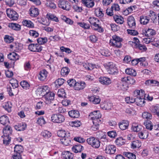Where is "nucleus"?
<instances>
[{
	"instance_id": "50",
	"label": "nucleus",
	"mask_w": 159,
	"mask_h": 159,
	"mask_svg": "<svg viewBox=\"0 0 159 159\" xmlns=\"http://www.w3.org/2000/svg\"><path fill=\"white\" fill-rule=\"evenodd\" d=\"M146 129L150 130L152 129L153 125L151 121L149 120H147L144 123Z\"/></svg>"
},
{
	"instance_id": "24",
	"label": "nucleus",
	"mask_w": 159,
	"mask_h": 159,
	"mask_svg": "<svg viewBox=\"0 0 159 159\" xmlns=\"http://www.w3.org/2000/svg\"><path fill=\"white\" fill-rule=\"evenodd\" d=\"M150 111L154 115H158L159 113V105L152 106L150 107Z\"/></svg>"
},
{
	"instance_id": "63",
	"label": "nucleus",
	"mask_w": 159,
	"mask_h": 159,
	"mask_svg": "<svg viewBox=\"0 0 159 159\" xmlns=\"http://www.w3.org/2000/svg\"><path fill=\"white\" fill-rule=\"evenodd\" d=\"M137 7L135 5L130 6V7L128 8L127 10L125 11H127L129 13H130L133 11L134 12L136 10Z\"/></svg>"
},
{
	"instance_id": "34",
	"label": "nucleus",
	"mask_w": 159,
	"mask_h": 159,
	"mask_svg": "<svg viewBox=\"0 0 159 159\" xmlns=\"http://www.w3.org/2000/svg\"><path fill=\"white\" fill-rule=\"evenodd\" d=\"M30 14L32 17H36L39 14V11L36 8H31L30 10Z\"/></svg>"
},
{
	"instance_id": "52",
	"label": "nucleus",
	"mask_w": 159,
	"mask_h": 159,
	"mask_svg": "<svg viewBox=\"0 0 159 159\" xmlns=\"http://www.w3.org/2000/svg\"><path fill=\"white\" fill-rule=\"evenodd\" d=\"M124 154L125 156L129 159H136V155L132 153L125 152Z\"/></svg>"
},
{
	"instance_id": "23",
	"label": "nucleus",
	"mask_w": 159,
	"mask_h": 159,
	"mask_svg": "<svg viewBox=\"0 0 159 159\" xmlns=\"http://www.w3.org/2000/svg\"><path fill=\"white\" fill-rule=\"evenodd\" d=\"M26 125L24 123L18 124L14 126L16 130L18 131H23L25 129Z\"/></svg>"
},
{
	"instance_id": "1",
	"label": "nucleus",
	"mask_w": 159,
	"mask_h": 159,
	"mask_svg": "<svg viewBox=\"0 0 159 159\" xmlns=\"http://www.w3.org/2000/svg\"><path fill=\"white\" fill-rule=\"evenodd\" d=\"M12 133V129L11 127L9 126H6L3 129V133L4 139L3 143L4 144L7 145L11 141V137L9 136Z\"/></svg>"
},
{
	"instance_id": "19",
	"label": "nucleus",
	"mask_w": 159,
	"mask_h": 159,
	"mask_svg": "<svg viewBox=\"0 0 159 159\" xmlns=\"http://www.w3.org/2000/svg\"><path fill=\"white\" fill-rule=\"evenodd\" d=\"M62 155L64 159H72L73 158V154L68 151L63 152L62 153Z\"/></svg>"
},
{
	"instance_id": "44",
	"label": "nucleus",
	"mask_w": 159,
	"mask_h": 159,
	"mask_svg": "<svg viewBox=\"0 0 159 159\" xmlns=\"http://www.w3.org/2000/svg\"><path fill=\"white\" fill-rule=\"evenodd\" d=\"M116 144L119 146L124 145L125 143V140L121 137L117 138L115 141Z\"/></svg>"
},
{
	"instance_id": "35",
	"label": "nucleus",
	"mask_w": 159,
	"mask_h": 159,
	"mask_svg": "<svg viewBox=\"0 0 159 159\" xmlns=\"http://www.w3.org/2000/svg\"><path fill=\"white\" fill-rule=\"evenodd\" d=\"M141 146V142L138 140H136L132 142L131 144V148L134 149L136 148H139Z\"/></svg>"
},
{
	"instance_id": "64",
	"label": "nucleus",
	"mask_w": 159,
	"mask_h": 159,
	"mask_svg": "<svg viewBox=\"0 0 159 159\" xmlns=\"http://www.w3.org/2000/svg\"><path fill=\"white\" fill-rule=\"evenodd\" d=\"M67 83L70 86H74V87H75V86L76 83L75 80L74 79H71L68 80L67 81Z\"/></svg>"
},
{
	"instance_id": "37",
	"label": "nucleus",
	"mask_w": 159,
	"mask_h": 159,
	"mask_svg": "<svg viewBox=\"0 0 159 159\" xmlns=\"http://www.w3.org/2000/svg\"><path fill=\"white\" fill-rule=\"evenodd\" d=\"M23 25L29 28H33L34 27V24L30 20H24L22 22Z\"/></svg>"
},
{
	"instance_id": "28",
	"label": "nucleus",
	"mask_w": 159,
	"mask_h": 159,
	"mask_svg": "<svg viewBox=\"0 0 159 159\" xmlns=\"http://www.w3.org/2000/svg\"><path fill=\"white\" fill-rule=\"evenodd\" d=\"M145 84L148 85L152 86H158L159 84V82L154 80H148L145 82Z\"/></svg>"
},
{
	"instance_id": "2",
	"label": "nucleus",
	"mask_w": 159,
	"mask_h": 159,
	"mask_svg": "<svg viewBox=\"0 0 159 159\" xmlns=\"http://www.w3.org/2000/svg\"><path fill=\"white\" fill-rule=\"evenodd\" d=\"M89 21L90 23L93 25L95 27H94V30H97L99 32H102L103 31V30L102 28L99 24V20L97 19L94 17H90L89 19Z\"/></svg>"
},
{
	"instance_id": "6",
	"label": "nucleus",
	"mask_w": 159,
	"mask_h": 159,
	"mask_svg": "<svg viewBox=\"0 0 159 159\" xmlns=\"http://www.w3.org/2000/svg\"><path fill=\"white\" fill-rule=\"evenodd\" d=\"M7 16L11 20H16L18 19V15L14 10L11 9H7L6 11Z\"/></svg>"
},
{
	"instance_id": "40",
	"label": "nucleus",
	"mask_w": 159,
	"mask_h": 159,
	"mask_svg": "<svg viewBox=\"0 0 159 159\" xmlns=\"http://www.w3.org/2000/svg\"><path fill=\"white\" fill-rule=\"evenodd\" d=\"M95 13L96 16L101 18L104 16V13L100 9L97 8L95 9Z\"/></svg>"
},
{
	"instance_id": "18",
	"label": "nucleus",
	"mask_w": 159,
	"mask_h": 159,
	"mask_svg": "<svg viewBox=\"0 0 159 159\" xmlns=\"http://www.w3.org/2000/svg\"><path fill=\"white\" fill-rule=\"evenodd\" d=\"M85 86L86 84L84 82H76L74 89L75 90H80L84 89Z\"/></svg>"
},
{
	"instance_id": "55",
	"label": "nucleus",
	"mask_w": 159,
	"mask_h": 159,
	"mask_svg": "<svg viewBox=\"0 0 159 159\" xmlns=\"http://www.w3.org/2000/svg\"><path fill=\"white\" fill-rule=\"evenodd\" d=\"M142 117L144 119H151L152 118L151 114L147 112H144L142 114Z\"/></svg>"
},
{
	"instance_id": "8",
	"label": "nucleus",
	"mask_w": 159,
	"mask_h": 159,
	"mask_svg": "<svg viewBox=\"0 0 159 159\" xmlns=\"http://www.w3.org/2000/svg\"><path fill=\"white\" fill-rule=\"evenodd\" d=\"M29 49L32 52H40L43 49V47L38 44H31L29 45Z\"/></svg>"
},
{
	"instance_id": "14",
	"label": "nucleus",
	"mask_w": 159,
	"mask_h": 159,
	"mask_svg": "<svg viewBox=\"0 0 159 159\" xmlns=\"http://www.w3.org/2000/svg\"><path fill=\"white\" fill-rule=\"evenodd\" d=\"M47 74L48 72L46 70L44 69L41 70L39 72L38 76L39 79L41 81L45 80L47 78Z\"/></svg>"
},
{
	"instance_id": "46",
	"label": "nucleus",
	"mask_w": 159,
	"mask_h": 159,
	"mask_svg": "<svg viewBox=\"0 0 159 159\" xmlns=\"http://www.w3.org/2000/svg\"><path fill=\"white\" fill-rule=\"evenodd\" d=\"M10 83L11 84L13 89L17 88L18 86V81L15 79H11L10 80Z\"/></svg>"
},
{
	"instance_id": "51",
	"label": "nucleus",
	"mask_w": 159,
	"mask_h": 159,
	"mask_svg": "<svg viewBox=\"0 0 159 159\" xmlns=\"http://www.w3.org/2000/svg\"><path fill=\"white\" fill-rule=\"evenodd\" d=\"M93 125L91 126V129L93 131H96L98 130L99 127V125L98 123L97 122L96 120L93 121Z\"/></svg>"
},
{
	"instance_id": "31",
	"label": "nucleus",
	"mask_w": 159,
	"mask_h": 159,
	"mask_svg": "<svg viewBox=\"0 0 159 159\" xmlns=\"http://www.w3.org/2000/svg\"><path fill=\"white\" fill-rule=\"evenodd\" d=\"M135 102L137 103V105L139 106H142L144 103V98H142L140 96H138L135 98Z\"/></svg>"
},
{
	"instance_id": "7",
	"label": "nucleus",
	"mask_w": 159,
	"mask_h": 159,
	"mask_svg": "<svg viewBox=\"0 0 159 159\" xmlns=\"http://www.w3.org/2000/svg\"><path fill=\"white\" fill-rule=\"evenodd\" d=\"M106 68L108 72L111 74H114L117 70L115 65L112 62H109L107 64Z\"/></svg>"
},
{
	"instance_id": "11",
	"label": "nucleus",
	"mask_w": 159,
	"mask_h": 159,
	"mask_svg": "<svg viewBox=\"0 0 159 159\" xmlns=\"http://www.w3.org/2000/svg\"><path fill=\"white\" fill-rule=\"evenodd\" d=\"M55 94L52 92H48L45 94L44 96V98L45 100V102L47 103H48L54 99Z\"/></svg>"
},
{
	"instance_id": "21",
	"label": "nucleus",
	"mask_w": 159,
	"mask_h": 159,
	"mask_svg": "<svg viewBox=\"0 0 159 159\" xmlns=\"http://www.w3.org/2000/svg\"><path fill=\"white\" fill-rule=\"evenodd\" d=\"M57 135L59 137L63 138L70 137V134L68 132H66L65 130H61L57 132Z\"/></svg>"
},
{
	"instance_id": "56",
	"label": "nucleus",
	"mask_w": 159,
	"mask_h": 159,
	"mask_svg": "<svg viewBox=\"0 0 159 159\" xmlns=\"http://www.w3.org/2000/svg\"><path fill=\"white\" fill-rule=\"evenodd\" d=\"M142 128V126L140 125H133L132 129L134 132H138L140 131Z\"/></svg>"
},
{
	"instance_id": "47",
	"label": "nucleus",
	"mask_w": 159,
	"mask_h": 159,
	"mask_svg": "<svg viewBox=\"0 0 159 159\" xmlns=\"http://www.w3.org/2000/svg\"><path fill=\"white\" fill-rule=\"evenodd\" d=\"M23 149V147L20 145H16L14 147V152L15 153H18L21 154L22 152Z\"/></svg>"
},
{
	"instance_id": "53",
	"label": "nucleus",
	"mask_w": 159,
	"mask_h": 159,
	"mask_svg": "<svg viewBox=\"0 0 159 159\" xmlns=\"http://www.w3.org/2000/svg\"><path fill=\"white\" fill-rule=\"evenodd\" d=\"M41 134L43 137L46 139L49 138L51 136V133L47 130L43 131Z\"/></svg>"
},
{
	"instance_id": "3",
	"label": "nucleus",
	"mask_w": 159,
	"mask_h": 159,
	"mask_svg": "<svg viewBox=\"0 0 159 159\" xmlns=\"http://www.w3.org/2000/svg\"><path fill=\"white\" fill-rule=\"evenodd\" d=\"M112 38V39L110 41V45L117 48L121 47L122 39L116 35H113Z\"/></svg>"
},
{
	"instance_id": "38",
	"label": "nucleus",
	"mask_w": 159,
	"mask_h": 159,
	"mask_svg": "<svg viewBox=\"0 0 159 159\" xmlns=\"http://www.w3.org/2000/svg\"><path fill=\"white\" fill-rule=\"evenodd\" d=\"M83 66L85 69L87 70H92L95 66L94 65L89 63H83Z\"/></svg>"
},
{
	"instance_id": "5",
	"label": "nucleus",
	"mask_w": 159,
	"mask_h": 159,
	"mask_svg": "<svg viewBox=\"0 0 159 159\" xmlns=\"http://www.w3.org/2000/svg\"><path fill=\"white\" fill-rule=\"evenodd\" d=\"M65 120L64 116L60 114H54L51 117L52 121L55 123H61L63 122Z\"/></svg>"
},
{
	"instance_id": "16",
	"label": "nucleus",
	"mask_w": 159,
	"mask_h": 159,
	"mask_svg": "<svg viewBox=\"0 0 159 159\" xmlns=\"http://www.w3.org/2000/svg\"><path fill=\"white\" fill-rule=\"evenodd\" d=\"M129 125L128 121L125 120H123L118 124L119 128L122 130H124L127 129Z\"/></svg>"
},
{
	"instance_id": "43",
	"label": "nucleus",
	"mask_w": 159,
	"mask_h": 159,
	"mask_svg": "<svg viewBox=\"0 0 159 159\" xmlns=\"http://www.w3.org/2000/svg\"><path fill=\"white\" fill-rule=\"evenodd\" d=\"M70 70L68 67H63L61 71V75L63 76H65L68 75Z\"/></svg>"
},
{
	"instance_id": "49",
	"label": "nucleus",
	"mask_w": 159,
	"mask_h": 159,
	"mask_svg": "<svg viewBox=\"0 0 159 159\" xmlns=\"http://www.w3.org/2000/svg\"><path fill=\"white\" fill-rule=\"evenodd\" d=\"M129 43L130 44H131V43H132V46L134 48L136 47L140 44L139 41L137 38H133V41L132 42H129Z\"/></svg>"
},
{
	"instance_id": "22",
	"label": "nucleus",
	"mask_w": 159,
	"mask_h": 159,
	"mask_svg": "<svg viewBox=\"0 0 159 159\" xmlns=\"http://www.w3.org/2000/svg\"><path fill=\"white\" fill-rule=\"evenodd\" d=\"M19 56L14 52L10 53L8 55V58L11 60L16 61L19 59Z\"/></svg>"
},
{
	"instance_id": "60",
	"label": "nucleus",
	"mask_w": 159,
	"mask_h": 159,
	"mask_svg": "<svg viewBox=\"0 0 159 159\" xmlns=\"http://www.w3.org/2000/svg\"><path fill=\"white\" fill-rule=\"evenodd\" d=\"M135 98L132 97H127L125 98V101L128 103H134L135 102Z\"/></svg>"
},
{
	"instance_id": "62",
	"label": "nucleus",
	"mask_w": 159,
	"mask_h": 159,
	"mask_svg": "<svg viewBox=\"0 0 159 159\" xmlns=\"http://www.w3.org/2000/svg\"><path fill=\"white\" fill-rule=\"evenodd\" d=\"M37 123L40 125L42 126L43 125L45 124L46 122L43 117L41 116L37 120Z\"/></svg>"
},
{
	"instance_id": "58",
	"label": "nucleus",
	"mask_w": 159,
	"mask_h": 159,
	"mask_svg": "<svg viewBox=\"0 0 159 159\" xmlns=\"http://www.w3.org/2000/svg\"><path fill=\"white\" fill-rule=\"evenodd\" d=\"M37 42L40 44H43L46 43L47 41V39L46 38H39L37 39Z\"/></svg>"
},
{
	"instance_id": "36",
	"label": "nucleus",
	"mask_w": 159,
	"mask_h": 159,
	"mask_svg": "<svg viewBox=\"0 0 159 159\" xmlns=\"http://www.w3.org/2000/svg\"><path fill=\"white\" fill-rule=\"evenodd\" d=\"M149 20L147 16H140V21L141 24L146 25L149 22Z\"/></svg>"
},
{
	"instance_id": "10",
	"label": "nucleus",
	"mask_w": 159,
	"mask_h": 159,
	"mask_svg": "<svg viewBox=\"0 0 159 159\" xmlns=\"http://www.w3.org/2000/svg\"><path fill=\"white\" fill-rule=\"evenodd\" d=\"M89 116L93 121L96 120L97 121V119L101 118V114L99 111H96L90 113Z\"/></svg>"
},
{
	"instance_id": "54",
	"label": "nucleus",
	"mask_w": 159,
	"mask_h": 159,
	"mask_svg": "<svg viewBox=\"0 0 159 159\" xmlns=\"http://www.w3.org/2000/svg\"><path fill=\"white\" fill-rule=\"evenodd\" d=\"M22 49V45L20 43H14V51L16 52H19Z\"/></svg>"
},
{
	"instance_id": "33",
	"label": "nucleus",
	"mask_w": 159,
	"mask_h": 159,
	"mask_svg": "<svg viewBox=\"0 0 159 159\" xmlns=\"http://www.w3.org/2000/svg\"><path fill=\"white\" fill-rule=\"evenodd\" d=\"M9 121L8 117L5 116H3L0 117V122L3 125H8Z\"/></svg>"
},
{
	"instance_id": "27",
	"label": "nucleus",
	"mask_w": 159,
	"mask_h": 159,
	"mask_svg": "<svg viewBox=\"0 0 159 159\" xmlns=\"http://www.w3.org/2000/svg\"><path fill=\"white\" fill-rule=\"evenodd\" d=\"M83 149V147L80 144L76 145L72 148V151L75 153L80 152Z\"/></svg>"
},
{
	"instance_id": "32",
	"label": "nucleus",
	"mask_w": 159,
	"mask_h": 159,
	"mask_svg": "<svg viewBox=\"0 0 159 159\" xmlns=\"http://www.w3.org/2000/svg\"><path fill=\"white\" fill-rule=\"evenodd\" d=\"M143 34H145V36L149 37L153 36L156 34V32L154 30L151 29H148L147 30H145L143 32Z\"/></svg>"
},
{
	"instance_id": "57",
	"label": "nucleus",
	"mask_w": 159,
	"mask_h": 159,
	"mask_svg": "<svg viewBox=\"0 0 159 159\" xmlns=\"http://www.w3.org/2000/svg\"><path fill=\"white\" fill-rule=\"evenodd\" d=\"M148 134L147 132H141L139 134V137L141 139H145L147 138L148 136Z\"/></svg>"
},
{
	"instance_id": "26",
	"label": "nucleus",
	"mask_w": 159,
	"mask_h": 159,
	"mask_svg": "<svg viewBox=\"0 0 159 159\" xmlns=\"http://www.w3.org/2000/svg\"><path fill=\"white\" fill-rule=\"evenodd\" d=\"M113 18L116 22L118 24H121L124 22V19L120 16L115 15L113 16Z\"/></svg>"
},
{
	"instance_id": "17",
	"label": "nucleus",
	"mask_w": 159,
	"mask_h": 159,
	"mask_svg": "<svg viewBox=\"0 0 159 159\" xmlns=\"http://www.w3.org/2000/svg\"><path fill=\"white\" fill-rule=\"evenodd\" d=\"M82 2L88 8H92L94 5V1L93 0H82Z\"/></svg>"
},
{
	"instance_id": "12",
	"label": "nucleus",
	"mask_w": 159,
	"mask_h": 159,
	"mask_svg": "<svg viewBox=\"0 0 159 159\" xmlns=\"http://www.w3.org/2000/svg\"><path fill=\"white\" fill-rule=\"evenodd\" d=\"M99 82L102 84L108 85L111 83L110 78L105 77H101L99 78Z\"/></svg>"
},
{
	"instance_id": "30",
	"label": "nucleus",
	"mask_w": 159,
	"mask_h": 159,
	"mask_svg": "<svg viewBox=\"0 0 159 159\" xmlns=\"http://www.w3.org/2000/svg\"><path fill=\"white\" fill-rule=\"evenodd\" d=\"M148 17V19L150 18L153 22H154L157 19V15L153 11H150Z\"/></svg>"
},
{
	"instance_id": "15",
	"label": "nucleus",
	"mask_w": 159,
	"mask_h": 159,
	"mask_svg": "<svg viewBox=\"0 0 159 159\" xmlns=\"http://www.w3.org/2000/svg\"><path fill=\"white\" fill-rule=\"evenodd\" d=\"M127 23L129 26L134 28L135 26V22L134 18L132 16H129L127 19Z\"/></svg>"
},
{
	"instance_id": "4",
	"label": "nucleus",
	"mask_w": 159,
	"mask_h": 159,
	"mask_svg": "<svg viewBox=\"0 0 159 159\" xmlns=\"http://www.w3.org/2000/svg\"><path fill=\"white\" fill-rule=\"evenodd\" d=\"M87 141L89 144L90 145L94 148H97L100 147V141L93 137H91L88 139Z\"/></svg>"
},
{
	"instance_id": "25",
	"label": "nucleus",
	"mask_w": 159,
	"mask_h": 159,
	"mask_svg": "<svg viewBox=\"0 0 159 159\" xmlns=\"http://www.w3.org/2000/svg\"><path fill=\"white\" fill-rule=\"evenodd\" d=\"M8 27L11 29L16 31H19L21 29L20 25L18 24L10 23L8 25Z\"/></svg>"
},
{
	"instance_id": "45",
	"label": "nucleus",
	"mask_w": 159,
	"mask_h": 159,
	"mask_svg": "<svg viewBox=\"0 0 159 159\" xmlns=\"http://www.w3.org/2000/svg\"><path fill=\"white\" fill-rule=\"evenodd\" d=\"M61 143L65 146L68 145L70 142V138L69 137H67L65 138H62L61 139Z\"/></svg>"
},
{
	"instance_id": "48",
	"label": "nucleus",
	"mask_w": 159,
	"mask_h": 159,
	"mask_svg": "<svg viewBox=\"0 0 159 159\" xmlns=\"http://www.w3.org/2000/svg\"><path fill=\"white\" fill-rule=\"evenodd\" d=\"M20 84L24 89L26 90L29 89L30 87V84L25 80L21 81L20 83Z\"/></svg>"
},
{
	"instance_id": "42",
	"label": "nucleus",
	"mask_w": 159,
	"mask_h": 159,
	"mask_svg": "<svg viewBox=\"0 0 159 159\" xmlns=\"http://www.w3.org/2000/svg\"><path fill=\"white\" fill-rule=\"evenodd\" d=\"M101 107L105 110H109L111 108V104L110 103L104 102L101 104Z\"/></svg>"
},
{
	"instance_id": "20",
	"label": "nucleus",
	"mask_w": 159,
	"mask_h": 159,
	"mask_svg": "<svg viewBox=\"0 0 159 159\" xmlns=\"http://www.w3.org/2000/svg\"><path fill=\"white\" fill-rule=\"evenodd\" d=\"M89 101L95 104H99L101 101V99L98 96H92L89 97Z\"/></svg>"
},
{
	"instance_id": "39",
	"label": "nucleus",
	"mask_w": 159,
	"mask_h": 159,
	"mask_svg": "<svg viewBox=\"0 0 159 159\" xmlns=\"http://www.w3.org/2000/svg\"><path fill=\"white\" fill-rule=\"evenodd\" d=\"M47 18L49 19L56 22H58L59 20L58 18L55 15L49 13L47 15Z\"/></svg>"
},
{
	"instance_id": "13",
	"label": "nucleus",
	"mask_w": 159,
	"mask_h": 159,
	"mask_svg": "<svg viewBox=\"0 0 159 159\" xmlns=\"http://www.w3.org/2000/svg\"><path fill=\"white\" fill-rule=\"evenodd\" d=\"M116 150V148L113 145H108L107 146L105 150V152L109 154H114Z\"/></svg>"
},
{
	"instance_id": "59",
	"label": "nucleus",
	"mask_w": 159,
	"mask_h": 159,
	"mask_svg": "<svg viewBox=\"0 0 159 159\" xmlns=\"http://www.w3.org/2000/svg\"><path fill=\"white\" fill-rule=\"evenodd\" d=\"M4 40L6 43H10L13 41V38L11 36L9 35H5L4 38Z\"/></svg>"
},
{
	"instance_id": "61",
	"label": "nucleus",
	"mask_w": 159,
	"mask_h": 159,
	"mask_svg": "<svg viewBox=\"0 0 159 159\" xmlns=\"http://www.w3.org/2000/svg\"><path fill=\"white\" fill-rule=\"evenodd\" d=\"M4 107L5 109L7 110L8 112L11 111L12 106L11 104L10 103V102H7L5 104Z\"/></svg>"
},
{
	"instance_id": "41",
	"label": "nucleus",
	"mask_w": 159,
	"mask_h": 159,
	"mask_svg": "<svg viewBox=\"0 0 159 159\" xmlns=\"http://www.w3.org/2000/svg\"><path fill=\"white\" fill-rule=\"evenodd\" d=\"M125 72L127 74L133 76H135L136 75V73L135 71L131 68H127L125 70Z\"/></svg>"
},
{
	"instance_id": "9",
	"label": "nucleus",
	"mask_w": 159,
	"mask_h": 159,
	"mask_svg": "<svg viewBox=\"0 0 159 159\" xmlns=\"http://www.w3.org/2000/svg\"><path fill=\"white\" fill-rule=\"evenodd\" d=\"M58 5L60 8L67 11H69L71 8L68 2L65 1H59Z\"/></svg>"
},
{
	"instance_id": "29",
	"label": "nucleus",
	"mask_w": 159,
	"mask_h": 159,
	"mask_svg": "<svg viewBox=\"0 0 159 159\" xmlns=\"http://www.w3.org/2000/svg\"><path fill=\"white\" fill-rule=\"evenodd\" d=\"M69 116L73 118H77L80 116L79 112L77 110H72L68 112Z\"/></svg>"
}]
</instances>
